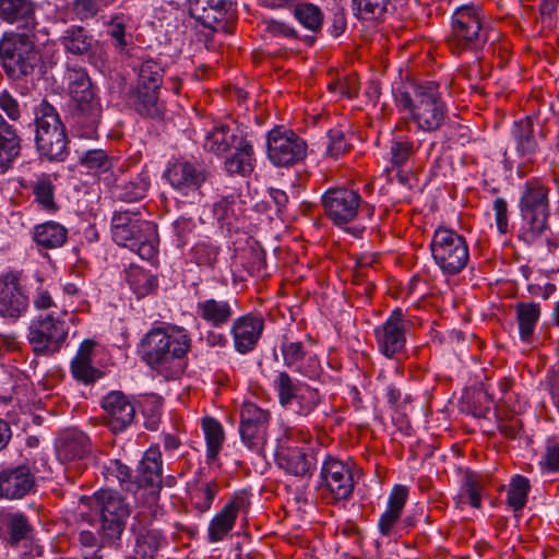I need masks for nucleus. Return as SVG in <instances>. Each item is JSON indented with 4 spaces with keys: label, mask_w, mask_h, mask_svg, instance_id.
Instances as JSON below:
<instances>
[{
    "label": "nucleus",
    "mask_w": 559,
    "mask_h": 559,
    "mask_svg": "<svg viewBox=\"0 0 559 559\" xmlns=\"http://www.w3.org/2000/svg\"><path fill=\"white\" fill-rule=\"evenodd\" d=\"M191 346V335L186 328L167 323L152 328L143 336L139 354L152 370L165 379H174L183 373Z\"/></svg>",
    "instance_id": "obj_1"
},
{
    "label": "nucleus",
    "mask_w": 559,
    "mask_h": 559,
    "mask_svg": "<svg viewBox=\"0 0 559 559\" xmlns=\"http://www.w3.org/2000/svg\"><path fill=\"white\" fill-rule=\"evenodd\" d=\"M393 98L399 110L408 114V120L418 131L432 133L445 126L448 107L438 83L408 85L400 83L393 87Z\"/></svg>",
    "instance_id": "obj_2"
},
{
    "label": "nucleus",
    "mask_w": 559,
    "mask_h": 559,
    "mask_svg": "<svg viewBox=\"0 0 559 559\" xmlns=\"http://www.w3.org/2000/svg\"><path fill=\"white\" fill-rule=\"evenodd\" d=\"M70 96V119L83 138H94L102 118V104L87 71L81 66H68L64 72Z\"/></svg>",
    "instance_id": "obj_3"
},
{
    "label": "nucleus",
    "mask_w": 559,
    "mask_h": 559,
    "mask_svg": "<svg viewBox=\"0 0 559 559\" xmlns=\"http://www.w3.org/2000/svg\"><path fill=\"white\" fill-rule=\"evenodd\" d=\"M110 231L118 246L129 248L141 259L152 261L157 257L159 239L156 225L142 219L140 212H114Z\"/></svg>",
    "instance_id": "obj_4"
},
{
    "label": "nucleus",
    "mask_w": 559,
    "mask_h": 559,
    "mask_svg": "<svg viewBox=\"0 0 559 559\" xmlns=\"http://www.w3.org/2000/svg\"><path fill=\"white\" fill-rule=\"evenodd\" d=\"M445 43L455 56L471 53L477 57L483 51L488 43V27L480 5L467 3L454 10Z\"/></svg>",
    "instance_id": "obj_5"
},
{
    "label": "nucleus",
    "mask_w": 559,
    "mask_h": 559,
    "mask_svg": "<svg viewBox=\"0 0 559 559\" xmlns=\"http://www.w3.org/2000/svg\"><path fill=\"white\" fill-rule=\"evenodd\" d=\"M550 189L539 179L527 180L522 189L519 202L521 227L519 239L527 245L536 241L549 228Z\"/></svg>",
    "instance_id": "obj_6"
},
{
    "label": "nucleus",
    "mask_w": 559,
    "mask_h": 559,
    "mask_svg": "<svg viewBox=\"0 0 559 559\" xmlns=\"http://www.w3.org/2000/svg\"><path fill=\"white\" fill-rule=\"evenodd\" d=\"M272 388L278 404L298 417L311 416L324 403V395L318 388L290 376L287 371H276Z\"/></svg>",
    "instance_id": "obj_7"
},
{
    "label": "nucleus",
    "mask_w": 559,
    "mask_h": 559,
    "mask_svg": "<svg viewBox=\"0 0 559 559\" xmlns=\"http://www.w3.org/2000/svg\"><path fill=\"white\" fill-rule=\"evenodd\" d=\"M34 114L38 151L49 160H63L68 155V138L57 109L44 99L35 107Z\"/></svg>",
    "instance_id": "obj_8"
},
{
    "label": "nucleus",
    "mask_w": 559,
    "mask_h": 559,
    "mask_svg": "<svg viewBox=\"0 0 559 559\" xmlns=\"http://www.w3.org/2000/svg\"><path fill=\"white\" fill-rule=\"evenodd\" d=\"M39 62V51L28 34L13 33L0 40V63L9 79L20 81L32 75Z\"/></svg>",
    "instance_id": "obj_9"
},
{
    "label": "nucleus",
    "mask_w": 559,
    "mask_h": 559,
    "mask_svg": "<svg viewBox=\"0 0 559 559\" xmlns=\"http://www.w3.org/2000/svg\"><path fill=\"white\" fill-rule=\"evenodd\" d=\"M87 501L90 510L99 514L103 543L119 539L130 515V507L124 498L115 490L100 489Z\"/></svg>",
    "instance_id": "obj_10"
},
{
    "label": "nucleus",
    "mask_w": 559,
    "mask_h": 559,
    "mask_svg": "<svg viewBox=\"0 0 559 559\" xmlns=\"http://www.w3.org/2000/svg\"><path fill=\"white\" fill-rule=\"evenodd\" d=\"M431 257L444 275L461 273L469 261V248L465 237L451 228L439 227L430 242Z\"/></svg>",
    "instance_id": "obj_11"
},
{
    "label": "nucleus",
    "mask_w": 559,
    "mask_h": 559,
    "mask_svg": "<svg viewBox=\"0 0 559 559\" xmlns=\"http://www.w3.org/2000/svg\"><path fill=\"white\" fill-rule=\"evenodd\" d=\"M324 214L337 227H345L360 215L373 216V206L365 202L360 194L350 188L332 187L321 197Z\"/></svg>",
    "instance_id": "obj_12"
},
{
    "label": "nucleus",
    "mask_w": 559,
    "mask_h": 559,
    "mask_svg": "<svg viewBox=\"0 0 559 559\" xmlns=\"http://www.w3.org/2000/svg\"><path fill=\"white\" fill-rule=\"evenodd\" d=\"M69 325L64 319L55 317L53 312L39 316L28 326L27 340L37 355H53L67 342Z\"/></svg>",
    "instance_id": "obj_13"
},
{
    "label": "nucleus",
    "mask_w": 559,
    "mask_h": 559,
    "mask_svg": "<svg viewBox=\"0 0 559 559\" xmlns=\"http://www.w3.org/2000/svg\"><path fill=\"white\" fill-rule=\"evenodd\" d=\"M139 481L136 499H144L143 503L156 516L163 481V460L158 445H152L144 452L139 465Z\"/></svg>",
    "instance_id": "obj_14"
},
{
    "label": "nucleus",
    "mask_w": 559,
    "mask_h": 559,
    "mask_svg": "<svg viewBox=\"0 0 559 559\" xmlns=\"http://www.w3.org/2000/svg\"><path fill=\"white\" fill-rule=\"evenodd\" d=\"M307 142L294 131L274 128L266 134V154L276 167H292L307 156Z\"/></svg>",
    "instance_id": "obj_15"
},
{
    "label": "nucleus",
    "mask_w": 559,
    "mask_h": 559,
    "mask_svg": "<svg viewBox=\"0 0 559 559\" xmlns=\"http://www.w3.org/2000/svg\"><path fill=\"white\" fill-rule=\"evenodd\" d=\"M350 467L343 461L329 456L322 464L318 489L329 502L348 500L354 490Z\"/></svg>",
    "instance_id": "obj_16"
},
{
    "label": "nucleus",
    "mask_w": 559,
    "mask_h": 559,
    "mask_svg": "<svg viewBox=\"0 0 559 559\" xmlns=\"http://www.w3.org/2000/svg\"><path fill=\"white\" fill-rule=\"evenodd\" d=\"M271 413L251 402L240 408L239 435L242 444L255 454H263L267 442Z\"/></svg>",
    "instance_id": "obj_17"
},
{
    "label": "nucleus",
    "mask_w": 559,
    "mask_h": 559,
    "mask_svg": "<svg viewBox=\"0 0 559 559\" xmlns=\"http://www.w3.org/2000/svg\"><path fill=\"white\" fill-rule=\"evenodd\" d=\"M413 322L406 317L402 308H394L386 320L374 328L373 334L379 352L386 358H393L404 350L406 334Z\"/></svg>",
    "instance_id": "obj_18"
},
{
    "label": "nucleus",
    "mask_w": 559,
    "mask_h": 559,
    "mask_svg": "<svg viewBox=\"0 0 559 559\" xmlns=\"http://www.w3.org/2000/svg\"><path fill=\"white\" fill-rule=\"evenodd\" d=\"M249 506L250 498L247 491L234 492L210 521L207 526L209 542L213 544L223 542L234 530L238 514L247 512Z\"/></svg>",
    "instance_id": "obj_19"
},
{
    "label": "nucleus",
    "mask_w": 559,
    "mask_h": 559,
    "mask_svg": "<svg viewBox=\"0 0 559 559\" xmlns=\"http://www.w3.org/2000/svg\"><path fill=\"white\" fill-rule=\"evenodd\" d=\"M36 475L26 464L0 467V499L21 500L36 491Z\"/></svg>",
    "instance_id": "obj_20"
},
{
    "label": "nucleus",
    "mask_w": 559,
    "mask_h": 559,
    "mask_svg": "<svg viewBox=\"0 0 559 559\" xmlns=\"http://www.w3.org/2000/svg\"><path fill=\"white\" fill-rule=\"evenodd\" d=\"M265 326L261 313L248 312L233 320L229 333L235 350L247 355L255 349Z\"/></svg>",
    "instance_id": "obj_21"
},
{
    "label": "nucleus",
    "mask_w": 559,
    "mask_h": 559,
    "mask_svg": "<svg viewBox=\"0 0 559 559\" xmlns=\"http://www.w3.org/2000/svg\"><path fill=\"white\" fill-rule=\"evenodd\" d=\"M107 427L119 433L130 427L136 416L134 401L121 391H111L102 400Z\"/></svg>",
    "instance_id": "obj_22"
},
{
    "label": "nucleus",
    "mask_w": 559,
    "mask_h": 559,
    "mask_svg": "<svg viewBox=\"0 0 559 559\" xmlns=\"http://www.w3.org/2000/svg\"><path fill=\"white\" fill-rule=\"evenodd\" d=\"M21 273L8 272L0 275V316L19 319L28 307V297L21 288Z\"/></svg>",
    "instance_id": "obj_23"
},
{
    "label": "nucleus",
    "mask_w": 559,
    "mask_h": 559,
    "mask_svg": "<svg viewBox=\"0 0 559 559\" xmlns=\"http://www.w3.org/2000/svg\"><path fill=\"white\" fill-rule=\"evenodd\" d=\"M164 177L170 186L185 195L195 193L206 180L201 165L188 160H175L167 166Z\"/></svg>",
    "instance_id": "obj_24"
},
{
    "label": "nucleus",
    "mask_w": 559,
    "mask_h": 559,
    "mask_svg": "<svg viewBox=\"0 0 559 559\" xmlns=\"http://www.w3.org/2000/svg\"><path fill=\"white\" fill-rule=\"evenodd\" d=\"M37 4L33 0H0V21L21 33H33L39 25Z\"/></svg>",
    "instance_id": "obj_25"
},
{
    "label": "nucleus",
    "mask_w": 559,
    "mask_h": 559,
    "mask_svg": "<svg viewBox=\"0 0 559 559\" xmlns=\"http://www.w3.org/2000/svg\"><path fill=\"white\" fill-rule=\"evenodd\" d=\"M246 135L245 130L235 123L213 121L211 127L204 130L202 147L207 153L223 156Z\"/></svg>",
    "instance_id": "obj_26"
},
{
    "label": "nucleus",
    "mask_w": 559,
    "mask_h": 559,
    "mask_svg": "<svg viewBox=\"0 0 559 559\" xmlns=\"http://www.w3.org/2000/svg\"><path fill=\"white\" fill-rule=\"evenodd\" d=\"M59 43L68 53L78 57L88 55L90 62L96 67L103 66L106 61L105 53H90L97 41L93 34L82 25L73 24L66 28L59 38Z\"/></svg>",
    "instance_id": "obj_27"
},
{
    "label": "nucleus",
    "mask_w": 559,
    "mask_h": 559,
    "mask_svg": "<svg viewBox=\"0 0 559 559\" xmlns=\"http://www.w3.org/2000/svg\"><path fill=\"white\" fill-rule=\"evenodd\" d=\"M55 448L60 462H76L86 457L91 452V440L80 430L68 429L59 433Z\"/></svg>",
    "instance_id": "obj_28"
},
{
    "label": "nucleus",
    "mask_w": 559,
    "mask_h": 559,
    "mask_svg": "<svg viewBox=\"0 0 559 559\" xmlns=\"http://www.w3.org/2000/svg\"><path fill=\"white\" fill-rule=\"evenodd\" d=\"M408 499V488L404 485H395L388 498L386 508L378 521V531L382 537L396 535V526Z\"/></svg>",
    "instance_id": "obj_29"
},
{
    "label": "nucleus",
    "mask_w": 559,
    "mask_h": 559,
    "mask_svg": "<svg viewBox=\"0 0 559 559\" xmlns=\"http://www.w3.org/2000/svg\"><path fill=\"white\" fill-rule=\"evenodd\" d=\"M104 181L112 186L114 195L123 202L142 200L150 188V177L146 171L136 174L129 180L117 178L115 174L104 177Z\"/></svg>",
    "instance_id": "obj_30"
},
{
    "label": "nucleus",
    "mask_w": 559,
    "mask_h": 559,
    "mask_svg": "<svg viewBox=\"0 0 559 559\" xmlns=\"http://www.w3.org/2000/svg\"><path fill=\"white\" fill-rule=\"evenodd\" d=\"M231 5L233 0H188L190 15L209 28L223 21Z\"/></svg>",
    "instance_id": "obj_31"
},
{
    "label": "nucleus",
    "mask_w": 559,
    "mask_h": 559,
    "mask_svg": "<svg viewBox=\"0 0 559 559\" xmlns=\"http://www.w3.org/2000/svg\"><path fill=\"white\" fill-rule=\"evenodd\" d=\"M202 472L198 471L194 478L187 484V496L192 508L200 514L207 512L219 491L215 479L203 480Z\"/></svg>",
    "instance_id": "obj_32"
},
{
    "label": "nucleus",
    "mask_w": 559,
    "mask_h": 559,
    "mask_svg": "<svg viewBox=\"0 0 559 559\" xmlns=\"http://www.w3.org/2000/svg\"><path fill=\"white\" fill-rule=\"evenodd\" d=\"M234 308L228 300L205 298L195 305V314L213 329L228 324L234 317Z\"/></svg>",
    "instance_id": "obj_33"
},
{
    "label": "nucleus",
    "mask_w": 559,
    "mask_h": 559,
    "mask_svg": "<svg viewBox=\"0 0 559 559\" xmlns=\"http://www.w3.org/2000/svg\"><path fill=\"white\" fill-rule=\"evenodd\" d=\"M236 143V146H234L235 152L226 157L224 162V169L229 175H250L253 171L255 165L252 141L248 138L247 134Z\"/></svg>",
    "instance_id": "obj_34"
},
{
    "label": "nucleus",
    "mask_w": 559,
    "mask_h": 559,
    "mask_svg": "<svg viewBox=\"0 0 559 559\" xmlns=\"http://www.w3.org/2000/svg\"><path fill=\"white\" fill-rule=\"evenodd\" d=\"M94 345L95 343L92 340H84L71 361V373L73 378L84 384H92L103 376L99 369L92 366Z\"/></svg>",
    "instance_id": "obj_35"
},
{
    "label": "nucleus",
    "mask_w": 559,
    "mask_h": 559,
    "mask_svg": "<svg viewBox=\"0 0 559 559\" xmlns=\"http://www.w3.org/2000/svg\"><path fill=\"white\" fill-rule=\"evenodd\" d=\"M1 523L7 542L12 547H16L22 542L31 540L34 536V526L23 512H7L1 515Z\"/></svg>",
    "instance_id": "obj_36"
},
{
    "label": "nucleus",
    "mask_w": 559,
    "mask_h": 559,
    "mask_svg": "<svg viewBox=\"0 0 559 559\" xmlns=\"http://www.w3.org/2000/svg\"><path fill=\"white\" fill-rule=\"evenodd\" d=\"M129 103L133 110L144 118L164 119L166 107L159 99V93L134 87L129 93Z\"/></svg>",
    "instance_id": "obj_37"
},
{
    "label": "nucleus",
    "mask_w": 559,
    "mask_h": 559,
    "mask_svg": "<svg viewBox=\"0 0 559 559\" xmlns=\"http://www.w3.org/2000/svg\"><path fill=\"white\" fill-rule=\"evenodd\" d=\"M278 465L287 473L304 477L310 475L316 466V457L312 453H307L301 448H290L278 453Z\"/></svg>",
    "instance_id": "obj_38"
},
{
    "label": "nucleus",
    "mask_w": 559,
    "mask_h": 559,
    "mask_svg": "<svg viewBox=\"0 0 559 559\" xmlns=\"http://www.w3.org/2000/svg\"><path fill=\"white\" fill-rule=\"evenodd\" d=\"M521 341L531 343L542 314V307L534 301H519L514 306Z\"/></svg>",
    "instance_id": "obj_39"
},
{
    "label": "nucleus",
    "mask_w": 559,
    "mask_h": 559,
    "mask_svg": "<svg viewBox=\"0 0 559 559\" xmlns=\"http://www.w3.org/2000/svg\"><path fill=\"white\" fill-rule=\"evenodd\" d=\"M132 531L135 535L134 552L140 559H153L159 548L167 543L159 530L133 526Z\"/></svg>",
    "instance_id": "obj_40"
},
{
    "label": "nucleus",
    "mask_w": 559,
    "mask_h": 559,
    "mask_svg": "<svg viewBox=\"0 0 559 559\" xmlns=\"http://www.w3.org/2000/svg\"><path fill=\"white\" fill-rule=\"evenodd\" d=\"M511 134L515 142V151L519 156H533L539 151V145L535 138L533 119L531 117L515 121Z\"/></svg>",
    "instance_id": "obj_41"
},
{
    "label": "nucleus",
    "mask_w": 559,
    "mask_h": 559,
    "mask_svg": "<svg viewBox=\"0 0 559 559\" xmlns=\"http://www.w3.org/2000/svg\"><path fill=\"white\" fill-rule=\"evenodd\" d=\"M420 147V142L411 135L395 132L390 141V164L393 168L405 166Z\"/></svg>",
    "instance_id": "obj_42"
},
{
    "label": "nucleus",
    "mask_w": 559,
    "mask_h": 559,
    "mask_svg": "<svg viewBox=\"0 0 559 559\" xmlns=\"http://www.w3.org/2000/svg\"><path fill=\"white\" fill-rule=\"evenodd\" d=\"M56 177L50 174H40L31 182L29 189L34 195V202L47 213H56L59 209L55 200Z\"/></svg>",
    "instance_id": "obj_43"
},
{
    "label": "nucleus",
    "mask_w": 559,
    "mask_h": 559,
    "mask_svg": "<svg viewBox=\"0 0 559 559\" xmlns=\"http://www.w3.org/2000/svg\"><path fill=\"white\" fill-rule=\"evenodd\" d=\"M67 238L68 230L60 223L48 221L34 227L33 240L40 248H60L66 243Z\"/></svg>",
    "instance_id": "obj_44"
},
{
    "label": "nucleus",
    "mask_w": 559,
    "mask_h": 559,
    "mask_svg": "<svg viewBox=\"0 0 559 559\" xmlns=\"http://www.w3.org/2000/svg\"><path fill=\"white\" fill-rule=\"evenodd\" d=\"M20 138L15 128L0 115V167L8 168L19 156Z\"/></svg>",
    "instance_id": "obj_45"
},
{
    "label": "nucleus",
    "mask_w": 559,
    "mask_h": 559,
    "mask_svg": "<svg viewBox=\"0 0 559 559\" xmlns=\"http://www.w3.org/2000/svg\"><path fill=\"white\" fill-rule=\"evenodd\" d=\"M206 444V461L213 463L217 460L225 442V431L222 424L213 417H204L201 421Z\"/></svg>",
    "instance_id": "obj_46"
},
{
    "label": "nucleus",
    "mask_w": 559,
    "mask_h": 559,
    "mask_svg": "<svg viewBox=\"0 0 559 559\" xmlns=\"http://www.w3.org/2000/svg\"><path fill=\"white\" fill-rule=\"evenodd\" d=\"M124 278L138 298L150 295L158 285L155 275L135 264H130L129 267L126 269Z\"/></svg>",
    "instance_id": "obj_47"
},
{
    "label": "nucleus",
    "mask_w": 559,
    "mask_h": 559,
    "mask_svg": "<svg viewBox=\"0 0 559 559\" xmlns=\"http://www.w3.org/2000/svg\"><path fill=\"white\" fill-rule=\"evenodd\" d=\"M295 20L307 31L319 33L322 29L324 14L322 10L311 2H296L292 7Z\"/></svg>",
    "instance_id": "obj_48"
},
{
    "label": "nucleus",
    "mask_w": 559,
    "mask_h": 559,
    "mask_svg": "<svg viewBox=\"0 0 559 559\" xmlns=\"http://www.w3.org/2000/svg\"><path fill=\"white\" fill-rule=\"evenodd\" d=\"M263 34L271 39L293 40L299 38L298 29L289 22L273 17L264 16L261 21Z\"/></svg>",
    "instance_id": "obj_49"
},
{
    "label": "nucleus",
    "mask_w": 559,
    "mask_h": 559,
    "mask_svg": "<svg viewBox=\"0 0 559 559\" xmlns=\"http://www.w3.org/2000/svg\"><path fill=\"white\" fill-rule=\"evenodd\" d=\"M163 68L153 60L144 61L139 71L136 88L159 93L163 84Z\"/></svg>",
    "instance_id": "obj_50"
},
{
    "label": "nucleus",
    "mask_w": 559,
    "mask_h": 559,
    "mask_svg": "<svg viewBox=\"0 0 559 559\" xmlns=\"http://www.w3.org/2000/svg\"><path fill=\"white\" fill-rule=\"evenodd\" d=\"M163 68L153 60L144 61L139 71L136 88L159 93L163 84Z\"/></svg>",
    "instance_id": "obj_51"
},
{
    "label": "nucleus",
    "mask_w": 559,
    "mask_h": 559,
    "mask_svg": "<svg viewBox=\"0 0 559 559\" xmlns=\"http://www.w3.org/2000/svg\"><path fill=\"white\" fill-rule=\"evenodd\" d=\"M531 489L530 480L522 475H514L509 484L507 503L513 512H520L527 502Z\"/></svg>",
    "instance_id": "obj_52"
},
{
    "label": "nucleus",
    "mask_w": 559,
    "mask_h": 559,
    "mask_svg": "<svg viewBox=\"0 0 559 559\" xmlns=\"http://www.w3.org/2000/svg\"><path fill=\"white\" fill-rule=\"evenodd\" d=\"M389 0H353L354 15L359 20H372L386 11Z\"/></svg>",
    "instance_id": "obj_53"
},
{
    "label": "nucleus",
    "mask_w": 559,
    "mask_h": 559,
    "mask_svg": "<svg viewBox=\"0 0 559 559\" xmlns=\"http://www.w3.org/2000/svg\"><path fill=\"white\" fill-rule=\"evenodd\" d=\"M103 474L109 481L117 480L121 487L129 490L131 484V469L119 460H109L103 466Z\"/></svg>",
    "instance_id": "obj_54"
},
{
    "label": "nucleus",
    "mask_w": 559,
    "mask_h": 559,
    "mask_svg": "<svg viewBox=\"0 0 559 559\" xmlns=\"http://www.w3.org/2000/svg\"><path fill=\"white\" fill-rule=\"evenodd\" d=\"M80 163L96 174H106L111 167V160L104 150H88L80 157Z\"/></svg>",
    "instance_id": "obj_55"
},
{
    "label": "nucleus",
    "mask_w": 559,
    "mask_h": 559,
    "mask_svg": "<svg viewBox=\"0 0 559 559\" xmlns=\"http://www.w3.org/2000/svg\"><path fill=\"white\" fill-rule=\"evenodd\" d=\"M217 255L218 248L209 241H199L191 249V259L199 266L212 269Z\"/></svg>",
    "instance_id": "obj_56"
},
{
    "label": "nucleus",
    "mask_w": 559,
    "mask_h": 559,
    "mask_svg": "<svg viewBox=\"0 0 559 559\" xmlns=\"http://www.w3.org/2000/svg\"><path fill=\"white\" fill-rule=\"evenodd\" d=\"M128 20L124 15L117 14L108 23V35L115 40V46L119 51H126L130 44L126 34Z\"/></svg>",
    "instance_id": "obj_57"
},
{
    "label": "nucleus",
    "mask_w": 559,
    "mask_h": 559,
    "mask_svg": "<svg viewBox=\"0 0 559 559\" xmlns=\"http://www.w3.org/2000/svg\"><path fill=\"white\" fill-rule=\"evenodd\" d=\"M236 195L229 194L226 197H221L213 204V214L219 223L231 225L233 218L236 217Z\"/></svg>",
    "instance_id": "obj_58"
},
{
    "label": "nucleus",
    "mask_w": 559,
    "mask_h": 559,
    "mask_svg": "<svg viewBox=\"0 0 559 559\" xmlns=\"http://www.w3.org/2000/svg\"><path fill=\"white\" fill-rule=\"evenodd\" d=\"M543 471L559 472V436H551L545 441V451L539 462Z\"/></svg>",
    "instance_id": "obj_59"
},
{
    "label": "nucleus",
    "mask_w": 559,
    "mask_h": 559,
    "mask_svg": "<svg viewBox=\"0 0 559 559\" xmlns=\"http://www.w3.org/2000/svg\"><path fill=\"white\" fill-rule=\"evenodd\" d=\"M143 416H144V426L146 429L155 431L158 429L160 424L162 413H163V404L162 401L157 397H150L144 401L143 404Z\"/></svg>",
    "instance_id": "obj_60"
},
{
    "label": "nucleus",
    "mask_w": 559,
    "mask_h": 559,
    "mask_svg": "<svg viewBox=\"0 0 559 559\" xmlns=\"http://www.w3.org/2000/svg\"><path fill=\"white\" fill-rule=\"evenodd\" d=\"M281 352L284 365L294 370L308 354L302 342H284L281 346Z\"/></svg>",
    "instance_id": "obj_61"
},
{
    "label": "nucleus",
    "mask_w": 559,
    "mask_h": 559,
    "mask_svg": "<svg viewBox=\"0 0 559 559\" xmlns=\"http://www.w3.org/2000/svg\"><path fill=\"white\" fill-rule=\"evenodd\" d=\"M328 140L326 153L332 157H338L352 148V143L341 129H331Z\"/></svg>",
    "instance_id": "obj_62"
},
{
    "label": "nucleus",
    "mask_w": 559,
    "mask_h": 559,
    "mask_svg": "<svg viewBox=\"0 0 559 559\" xmlns=\"http://www.w3.org/2000/svg\"><path fill=\"white\" fill-rule=\"evenodd\" d=\"M481 490L483 486L479 477L474 473H466L464 476L463 492L472 507L480 508Z\"/></svg>",
    "instance_id": "obj_63"
},
{
    "label": "nucleus",
    "mask_w": 559,
    "mask_h": 559,
    "mask_svg": "<svg viewBox=\"0 0 559 559\" xmlns=\"http://www.w3.org/2000/svg\"><path fill=\"white\" fill-rule=\"evenodd\" d=\"M299 374L310 380H321L323 368L316 354L308 353L295 369Z\"/></svg>",
    "instance_id": "obj_64"
}]
</instances>
